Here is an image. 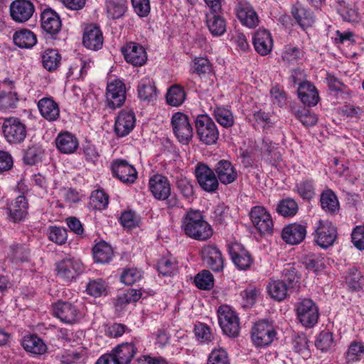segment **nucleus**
<instances>
[{"label": "nucleus", "mask_w": 364, "mask_h": 364, "mask_svg": "<svg viewBox=\"0 0 364 364\" xmlns=\"http://www.w3.org/2000/svg\"><path fill=\"white\" fill-rule=\"evenodd\" d=\"M282 276L289 288L293 291L298 290L300 287V276L295 267L288 264L282 271Z\"/></svg>", "instance_id": "obj_43"}, {"label": "nucleus", "mask_w": 364, "mask_h": 364, "mask_svg": "<svg viewBox=\"0 0 364 364\" xmlns=\"http://www.w3.org/2000/svg\"><path fill=\"white\" fill-rule=\"evenodd\" d=\"M298 208V205L294 199L286 198L278 203L277 211L284 217H292L296 214Z\"/></svg>", "instance_id": "obj_45"}, {"label": "nucleus", "mask_w": 364, "mask_h": 364, "mask_svg": "<svg viewBox=\"0 0 364 364\" xmlns=\"http://www.w3.org/2000/svg\"><path fill=\"white\" fill-rule=\"evenodd\" d=\"M202 259L213 271L219 272L223 269L224 261L221 252L214 245H208L200 250Z\"/></svg>", "instance_id": "obj_18"}, {"label": "nucleus", "mask_w": 364, "mask_h": 364, "mask_svg": "<svg viewBox=\"0 0 364 364\" xmlns=\"http://www.w3.org/2000/svg\"><path fill=\"white\" fill-rule=\"evenodd\" d=\"M112 172L113 175L125 183H132L137 177L136 169L127 161L118 159L112 164Z\"/></svg>", "instance_id": "obj_17"}, {"label": "nucleus", "mask_w": 364, "mask_h": 364, "mask_svg": "<svg viewBox=\"0 0 364 364\" xmlns=\"http://www.w3.org/2000/svg\"><path fill=\"white\" fill-rule=\"evenodd\" d=\"M217 178L221 183L228 185L233 183L237 178V171L230 161L220 160L214 168Z\"/></svg>", "instance_id": "obj_21"}, {"label": "nucleus", "mask_w": 364, "mask_h": 364, "mask_svg": "<svg viewBox=\"0 0 364 364\" xmlns=\"http://www.w3.org/2000/svg\"><path fill=\"white\" fill-rule=\"evenodd\" d=\"M106 98L108 107L114 109L121 107L126 100L124 84L119 80L109 82L107 86Z\"/></svg>", "instance_id": "obj_14"}, {"label": "nucleus", "mask_w": 364, "mask_h": 364, "mask_svg": "<svg viewBox=\"0 0 364 364\" xmlns=\"http://www.w3.org/2000/svg\"><path fill=\"white\" fill-rule=\"evenodd\" d=\"M38 108L41 116L48 121L53 122L58 119L60 109L52 97H43L38 102Z\"/></svg>", "instance_id": "obj_29"}, {"label": "nucleus", "mask_w": 364, "mask_h": 364, "mask_svg": "<svg viewBox=\"0 0 364 364\" xmlns=\"http://www.w3.org/2000/svg\"><path fill=\"white\" fill-rule=\"evenodd\" d=\"M121 52L125 60L134 66H141L147 60V55L144 48L135 42H129L123 46Z\"/></svg>", "instance_id": "obj_13"}, {"label": "nucleus", "mask_w": 364, "mask_h": 364, "mask_svg": "<svg viewBox=\"0 0 364 364\" xmlns=\"http://www.w3.org/2000/svg\"><path fill=\"white\" fill-rule=\"evenodd\" d=\"M195 174L200 188L207 192H214L218 188L219 183L215 172L203 163H198Z\"/></svg>", "instance_id": "obj_10"}, {"label": "nucleus", "mask_w": 364, "mask_h": 364, "mask_svg": "<svg viewBox=\"0 0 364 364\" xmlns=\"http://www.w3.org/2000/svg\"><path fill=\"white\" fill-rule=\"evenodd\" d=\"M207 364H229L227 352L221 348L213 350L208 356Z\"/></svg>", "instance_id": "obj_60"}, {"label": "nucleus", "mask_w": 364, "mask_h": 364, "mask_svg": "<svg viewBox=\"0 0 364 364\" xmlns=\"http://www.w3.org/2000/svg\"><path fill=\"white\" fill-rule=\"evenodd\" d=\"M41 58L43 68L50 72L55 70L60 64L61 56L55 49L46 50Z\"/></svg>", "instance_id": "obj_38"}, {"label": "nucleus", "mask_w": 364, "mask_h": 364, "mask_svg": "<svg viewBox=\"0 0 364 364\" xmlns=\"http://www.w3.org/2000/svg\"><path fill=\"white\" fill-rule=\"evenodd\" d=\"M102 33L95 25H89L84 31L82 43L88 49L98 50L103 44Z\"/></svg>", "instance_id": "obj_24"}, {"label": "nucleus", "mask_w": 364, "mask_h": 364, "mask_svg": "<svg viewBox=\"0 0 364 364\" xmlns=\"http://www.w3.org/2000/svg\"><path fill=\"white\" fill-rule=\"evenodd\" d=\"M53 315L62 322L72 324L77 322L82 317L80 311L71 303L58 301L53 306Z\"/></svg>", "instance_id": "obj_12"}, {"label": "nucleus", "mask_w": 364, "mask_h": 364, "mask_svg": "<svg viewBox=\"0 0 364 364\" xmlns=\"http://www.w3.org/2000/svg\"><path fill=\"white\" fill-rule=\"evenodd\" d=\"M2 129L5 138L11 144L22 142L27 134L26 125L15 117L5 119Z\"/></svg>", "instance_id": "obj_8"}, {"label": "nucleus", "mask_w": 364, "mask_h": 364, "mask_svg": "<svg viewBox=\"0 0 364 364\" xmlns=\"http://www.w3.org/2000/svg\"><path fill=\"white\" fill-rule=\"evenodd\" d=\"M194 282L198 288L209 290L214 284L213 276L208 270H203L196 274Z\"/></svg>", "instance_id": "obj_48"}, {"label": "nucleus", "mask_w": 364, "mask_h": 364, "mask_svg": "<svg viewBox=\"0 0 364 364\" xmlns=\"http://www.w3.org/2000/svg\"><path fill=\"white\" fill-rule=\"evenodd\" d=\"M55 141L57 149L60 153L65 154L74 153L79 145L76 136L68 132L59 133Z\"/></svg>", "instance_id": "obj_26"}, {"label": "nucleus", "mask_w": 364, "mask_h": 364, "mask_svg": "<svg viewBox=\"0 0 364 364\" xmlns=\"http://www.w3.org/2000/svg\"><path fill=\"white\" fill-rule=\"evenodd\" d=\"M108 203V196L102 190H96L92 193L90 204L94 208L97 210L105 209Z\"/></svg>", "instance_id": "obj_50"}, {"label": "nucleus", "mask_w": 364, "mask_h": 364, "mask_svg": "<svg viewBox=\"0 0 364 364\" xmlns=\"http://www.w3.org/2000/svg\"><path fill=\"white\" fill-rule=\"evenodd\" d=\"M16 95L14 92H0V109L6 111L14 109L18 101Z\"/></svg>", "instance_id": "obj_54"}, {"label": "nucleus", "mask_w": 364, "mask_h": 364, "mask_svg": "<svg viewBox=\"0 0 364 364\" xmlns=\"http://www.w3.org/2000/svg\"><path fill=\"white\" fill-rule=\"evenodd\" d=\"M136 119L132 111H121L115 119L114 132L119 137L128 135L135 126Z\"/></svg>", "instance_id": "obj_19"}, {"label": "nucleus", "mask_w": 364, "mask_h": 364, "mask_svg": "<svg viewBox=\"0 0 364 364\" xmlns=\"http://www.w3.org/2000/svg\"><path fill=\"white\" fill-rule=\"evenodd\" d=\"M296 191L303 199H311L315 195L312 180L304 179L296 184Z\"/></svg>", "instance_id": "obj_53"}, {"label": "nucleus", "mask_w": 364, "mask_h": 364, "mask_svg": "<svg viewBox=\"0 0 364 364\" xmlns=\"http://www.w3.org/2000/svg\"><path fill=\"white\" fill-rule=\"evenodd\" d=\"M86 291L92 296L100 297L107 294V286L102 279H95L87 284Z\"/></svg>", "instance_id": "obj_52"}, {"label": "nucleus", "mask_w": 364, "mask_h": 364, "mask_svg": "<svg viewBox=\"0 0 364 364\" xmlns=\"http://www.w3.org/2000/svg\"><path fill=\"white\" fill-rule=\"evenodd\" d=\"M22 345L26 351L35 355H43L47 350L43 340L34 335L25 337Z\"/></svg>", "instance_id": "obj_36"}, {"label": "nucleus", "mask_w": 364, "mask_h": 364, "mask_svg": "<svg viewBox=\"0 0 364 364\" xmlns=\"http://www.w3.org/2000/svg\"><path fill=\"white\" fill-rule=\"evenodd\" d=\"M126 4V0H106L108 16L112 19H117L123 16L127 10Z\"/></svg>", "instance_id": "obj_42"}, {"label": "nucleus", "mask_w": 364, "mask_h": 364, "mask_svg": "<svg viewBox=\"0 0 364 364\" xmlns=\"http://www.w3.org/2000/svg\"><path fill=\"white\" fill-rule=\"evenodd\" d=\"M212 66L210 61L205 58H196L191 65V71L198 75L211 72Z\"/></svg>", "instance_id": "obj_55"}, {"label": "nucleus", "mask_w": 364, "mask_h": 364, "mask_svg": "<svg viewBox=\"0 0 364 364\" xmlns=\"http://www.w3.org/2000/svg\"><path fill=\"white\" fill-rule=\"evenodd\" d=\"M149 189L154 197L159 200H165L171 193V185L168 178L156 174L149 179Z\"/></svg>", "instance_id": "obj_20"}, {"label": "nucleus", "mask_w": 364, "mask_h": 364, "mask_svg": "<svg viewBox=\"0 0 364 364\" xmlns=\"http://www.w3.org/2000/svg\"><path fill=\"white\" fill-rule=\"evenodd\" d=\"M206 25L214 36H220L226 31V21L219 13L206 14Z\"/></svg>", "instance_id": "obj_33"}, {"label": "nucleus", "mask_w": 364, "mask_h": 364, "mask_svg": "<svg viewBox=\"0 0 364 364\" xmlns=\"http://www.w3.org/2000/svg\"><path fill=\"white\" fill-rule=\"evenodd\" d=\"M352 242L355 247L360 250H364V226H357L352 232Z\"/></svg>", "instance_id": "obj_64"}, {"label": "nucleus", "mask_w": 364, "mask_h": 364, "mask_svg": "<svg viewBox=\"0 0 364 364\" xmlns=\"http://www.w3.org/2000/svg\"><path fill=\"white\" fill-rule=\"evenodd\" d=\"M141 272L136 268L125 269L120 277L121 282L127 285H132L141 278Z\"/></svg>", "instance_id": "obj_61"}, {"label": "nucleus", "mask_w": 364, "mask_h": 364, "mask_svg": "<svg viewBox=\"0 0 364 364\" xmlns=\"http://www.w3.org/2000/svg\"><path fill=\"white\" fill-rule=\"evenodd\" d=\"M181 228L184 233L196 240L204 241L211 237V226L204 220L198 210L189 209L181 220Z\"/></svg>", "instance_id": "obj_1"}, {"label": "nucleus", "mask_w": 364, "mask_h": 364, "mask_svg": "<svg viewBox=\"0 0 364 364\" xmlns=\"http://www.w3.org/2000/svg\"><path fill=\"white\" fill-rule=\"evenodd\" d=\"M364 355V344L361 342L353 341L350 343L346 353V358L348 361L359 360Z\"/></svg>", "instance_id": "obj_56"}, {"label": "nucleus", "mask_w": 364, "mask_h": 364, "mask_svg": "<svg viewBox=\"0 0 364 364\" xmlns=\"http://www.w3.org/2000/svg\"><path fill=\"white\" fill-rule=\"evenodd\" d=\"M67 237V230L65 228L56 226L49 228L48 238L52 242L58 245H63L65 243Z\"/></svg>", "instance_id": "obj_58"}, {"label": "nucleus", "mask_w": 364, "mask_h": 364, "mask_svg": "<svg viewBox=\"0 0 364 364\" xmlns=\"http://www.w3.org/2000/svg\"><path fill=\"white\" fill-rule=\"evenodd\" d=\"M44 155V149L39 144H33L28 146L23 154V160L28 165H35L41 161Z\"/></svg>", "instance_id": "obj_41"}, {"label": "nucleus", "mask_w": 364, "mask_h": 364, "mask_svg": "<svg viewBox=\"0 0 364 364\" xmlns=\"http://www.w3.org/2000/svg\"><path fill=\"white\" fill-rule=\"evenodd\" d=\"M292 15L302 28L310 27L314 22L312 13L301 4H296L291 10Z\"/></svg>", "instance_id": "obj_34"}, {"label": "nucleus", "mask_w": 364, "mask_h": 364, "mask_svg": "<svg viewBox=\"0 0 364 364\" xmlns=\"http://www.w3.org/2000/svg\"><path fill=\"white\" fill-rule=\"evenodd\" d=\"M321 205L326 212L334 214L339 210V203L336 194L331 190H326L321 194Z\"/></svg>", "instance_id": "obj_37"}, {"label": "nucleus", "mask_w": 364, "mask_h": 364, "mask_svg": "<svg viewBox=\"0 0 364 364\" xmlns=\"http://www.w3.org/2000/svg\"><path fill=\"white\" fill-rule=\"evenodd\" d=\"M197 136L205 145H213L219 139V131L213 120L207 114H199L195 119Z\"/></svg>", "instance_id": "obj_2"}, {"label": "nucleus", "mask_w": 364, "mask_h": 364, "mask_svg": "<svg viewBox=\"0 0 364 364\" xmlns=\"http://www.w3.org/2000/svg\"><path fill=\"white\" fill-rule=\"evenodd\" d=\"M138 95L141 100L151 101L156 97V88L149 78L142 79L138 86Z\"/></svg>", "instance_id": "obj_40"}, {"label": "nucleus", "mask_w": 364, "mask_h": 364, "mask_svg": "<svg viewBox=\"0 0 364 364\" xmlns=\"http://www.w3.org/2000/svg\"><path fill=\"white\" fill-rule=\"evenodd\" d=\"M296 311L298 320L306 328H311L317 323L318 309L311 299H301L296 304Z\"/></svg>", "instance_id": "obj_5"}, {"label": "nucleus", "mask_w": 364, "mask_h": 364, "mask_svg": "<svg viewBox=\"0 0 364 364\" xmlns=\"http://www.w3.org/2000/svg\"><path fill=\"white\" fill-rule=\"evenodd\" d=\"M137 351L134 343H124L118 345L112 350V353L119 364H129Z\"/></svg>", "instance_id": "obj_30"}, {"label": "nucleus", "mask_w": 364, "mask_h": 364, "mask_svg": "<svg viewBox=\"0 0 364 364\" xmlns=\"http://www.w3.org/2000/svg\"><path fill=\"white\" fill-rule=\"evenodd\" d=\"M14 43L21 48H32L37 42L36 35L28 29L16 31L13 36Z\"/></svg>", "instance_id": "obj_35"}, {"label": "nucleus", "mask_w": 364, "mask_h": 364, "mask_svg": "<svg viewBox=\"0 0 364 364\" xmlns=\"http://www.w3.org/2000/svg\"><path fill=\"white\" fill-rule=\"evenodd\" d=\"M277 332L272 321L262 319L256 322L251 329V339L258 347L268 346L275 338Z\"/></svg>", "instance_id": "obj_3"}, {"label": "nucleus", "mask_w": 364, "mask_h": 364, "mask_svg": "<svg viewBox=\"0 0 364 364\" xmlns=\"http://www.w3.org/2000/svg\"><path fill=\"white\" fill-rule=\"evenodd\" d=\"M230 258L240 270H247L253 264V258L250 253L240 243H233L228 245Z\"/></svg>", "instance_id": "obj_16"}, {"label": "nucleus", "mask_w": 364, "mask_h": 364, "mask_svg": "<svg viewBox=\"0 0 364 364\" xmlns=\"http://www.w3.org/2000/svg\"><path fill=\"white\" fill-rule=\"evenodd\" d=\"M269 295L275 301H282L291 293L293 290L287 286L282 279H270L267 285Z\"/></svg>", "instance_id": "obj_28"}, {"label": "nucleus", "mask_w": 364, "mask_h": 364, "mask_svg": "<svg viewBox=\"0 0 364 364\" xmlns=\"http://www.w3.org/2000/svg\"><path fill=\"white\" fill-rule=\"evenodd\" d=\"M157 269L164 276H173L178 270L177 264L171 260L162 258L157 264Z\"/></svg>", "instance_id": "obj_59"}, {"label": "nucleus", "mask_w": 364, "mask_h": 364, "mask_svg": "<svg viewBox=\"0 0 364 364\" xmlns=\"http://www.w3.org/2000/svg\"><path fill=\"white\" fill-rule=\"evenodd\" d=\"M86 355L85 350L82 348H79L75 350H68L65 352L57 358L63 364H73L77 360L84 358Z\"/></svg>", "instance_id": "obj_49"}, {"label": "nucleus", "mask_w": 364, "mask_h": 364, "mask_svg": "<svg viewBox=\"0 0 364 364\" xmlns=\"http://www.w3.org/2000/svg\"><path fill=\"white\" fill-rule=\"evenodd\" d=\"M237 15L241 23L249 28H254L259 23L257 13L249 4H240L237 9Z\"/></svg>", "instance_id": "obj_31"}, {"label": "nucleus", "mask_w": 364, "mask_h": 364, "mask_svg": "<svg viewBox=\"0 0 364 364\" xmlns=\"http://www.w3.org/2000/svg\"><path fill=\"white\" fill-rule=\"evenodd\" d=\"M9 10L10 16L14 21L24 23L32 17L35 6L28 0H15L10 4Z\"/></svg>", "instance_id": "obj_15"}, {"label": "nucleus", "mask_w": 364, "mask_h": 364, "mask_svg": "<svg viewBox=\"0 0 364 364\" xmlns=\"http://www.w3.org/2000/svg\"><path fill=\"white\" fill-rule=\"evenodd\" d=\"M316 347L321 351H328L334 346L333 333L328 331H321L315 341Z\"/></svg>", "instance_id": "obj_47"}, {"label": "nucleus", "mask_w": 364, "mask_h": 364, "mask_svg": "<svg viewBox=\"0 0 364 364\" xmlns=\"http://www.w3.org/2000/svg\"><path fill=\"white\" fill-rule=\"evenodd\" d=\"M253 45L256 51L261 55L269 54L273 47V40L270 33L265 29L258 30L255 33Z\"/></svg>", "instance_id": "obj_27"}, {"label": "nucleus", "mask_w": 364, "mask_h": 364, "mask_svg": "<svg viewBox=\"0 0 364 364\" xmlns=\"http://www.w3.org/2000/svg\"><path fill=\"white\" fill-rule=\"evenodd\" d=\"M122 225L128 229L134 228L139 225V219L135 212L132 210L124 211L119 218Z\"/></svg>", "instance_id": "obj_62"}, {"label": "nucleus", "mask_w": 364, "mask_h": 364, "mask_svg": "<svg viewBox=\"0 0 364 364\" xmlns=\"http://www.w3.org/2000/svg\"><path fill=\"white\" fill-rule=\"evenodd\" d=\"M219 325L223 332L230 336H237L240 331V321L237 314L227 305L220 306L218 310Z\"/></svg>", "instance_id": "obj_4"}, {"label": "nucleus", "mask_w": 364, "mask_h": 364, "mask_svg": "<svg viewBox=\"0 0 364 364\" xmlns=\"http://www.w3.org/2000/svg\"><path fill=\"white\" fill-rule=\"evenodd\" d=\"M323 258L318 255L309 254L304 257L303 263L306 269L318 272L324 268Z\"/></svg>", "instance_id": "obj_51"}, {"label": "nucleus", "mask_w": 364, "mask_h": 364, "mask_svg": "<svg viewBox=\"0 0 364 364\" xmlns=\"http://www.w3.org/2000/svg\"><path fill=\"white\" fill-rule=\"evenodd\" d=\"M337 237L336 228L328 220L318 222L315 230L314 239L318 245L322 248H328L333 245Z\"/></svg>", "instance_id": "obj_11"}, {"label": "nucleus", "mask_w": 364, "mask_h": 364, "mask_svg": "<svg viewBox=\"0 0 364 364\" xmlns=\"http://www.w3.org/2000/svg\"><path fill=\"white\" fill-rule=\"evenodd\" d=\"M41 26L50 36L58 34L62 26L60 16L51 9H45L41 14Z\"/></svg>", "instance_id": "obj_23"}, {"label": "nucleus", "mask_w": 364, "mask_h": 364, "mask_svg": "<svg viewBox=\"0 0 364 364\" xmlns=\"http://www.w3.org/2000/svg\"><path fill=\"white\" fill-rule=\"evenodd\" d=\"M186 99V93L183 88L179 85H174L169 88L166 94L167 103L171 106L181 105Z\"/></svg>", "instance_id": "obj_44"}, {"label": "nucleus", "mask_w": 364, "mask_h": 364, "mask_svg": "<svg viewBox=\"0 0 364 364\" xmlns=\"http://www.w3.org/2000/svg\"><path fill=\"white\" fill-rule=\"evenodd\" d=\"M28 201L24 196H18L9 207V215L14 222L23 220L27 215Z\"/></svg>", "instance_id": "obj_32"}, {"label": "nucleus", "mask_w": 364, "mask_h": 364, "mask_svg": "<svg viewBox=\"0 0 364 364\" xmlns=\"http://www.w3.org/2000/svg\"><path fill=\"white\" fill-rule=\"evenodd\" d=\"M134 12L139 17H146L151 10L149 0H131Z\"/></svg>", "instance_id": "obj_63"}, {"label": "nucleus", "mask_w": 364, "mask_h": 364, "mask_svg": "<svg viewBox=\"0 0 364 364\" xmlns=\"http://www.w3.org/2000/svg\"><path fill=\"white\" fill-rule=\"evenodd\" d=\"M57 275L67 282L76 279L84 269L81 261L74 257H66L56 263Z\"/></svg>", "instance_id": "obj_7"}, {"label": "nucleus", "mask_w": 364, "mask_h": 364, "mask_svg": "<svg viewBox=\"0 0 364 364\" xmlns=\"http://www.w3.org/2000/svg\"><path fill=\"white\" fill-rule=\"evenodd\" d=\"M251 221L261 235L272 234L274 223L271 215L262 206H255L250 213Z\"/></svg>", "instance_id": "obj_9"}, {"label": "nucleus", "mask_w": 364, "mask_h": 364, "mask_svg": "<svg viewBox=\"0 0 364 364\" xmlns=\"http://www.w3.org/2000/svg\"><path fill=\"white\" fill-rule=\"evenodd\" d=\"M93 255L97 262L108 263L112 259L113 251L109 244L105 242H100L93 247Z\"/></svg>", "instance_id": "obj_39"}, {"label": "nucleus", "mask_w": 364, "mask_h": 364, "mask_svg": "<svg viewBox=\"0 0 364 364\" xmlns=\"http://www.w3.org/2000/svg\"><path fill=\"white\" fill-rule=\"evenodd\" d=\"M216 121L225 128L231 127L234 124V117L230 110L224 107H217L214 110Z\"/></svg>", "instance_id": "obj_46"}, {"label": "nucleus", "mask_w": 364, "mask_h": 364, "mask_svg": "<svg viewBox=\"0 0 364 364\" xmlns=\"http://www.w3.org/2000/svg\"><path fill=\"white\" fill-rule=\"evenodd\" d=\"M171 125L173 133L183 144H188L193 139V129L188 117L182 113L176 112L172 115Z\"/></svg>", "instance_id": "obj_6"}, {"label": "nucleus", "mask_w": 364, "mask_h": 364, "mask_svg": "<svg viewBox=\"0 0 364 364\" xmlns=\"http://www.w3.org/2000/svg\"><path fill=\"white\" fill-rule=\"evenodd\" d=\"M306 235L305 225L299 223H291L283 228L282 239L288 244L297 245L301 243Z\"/></svg>", "instance_id": "obj_25"}, {"label": "nucleus", "mask_w": 364, "mask_h": 364, "mask_svg": "<svg viewBox=\"0 0 364 364\" xmlns=\"http://www.w3.org/2000/svg\"><path fill=\"white\" fill-rule=\"evenodd\" d=\"M297 93L301 102L308 107H314L319 101L317 89L309 81H303L299 83Z\"/></svg>", "instance_id": "obj_22"}, {"label": "nucleus", "mask_w": 364, "mask_h": 364, "mask_svg": "<svg viewBox=\"0 0 364 364\" xmlns=\"http://www.w3.org/2000/svg\"><path fill=\"white\" fill-rule=\"evenodd\" d=\"M302 56V51L296 47L287 46L284 47L282 54V60L287 63L294 64Z\"/></svg>", "instance_id": "obj_57"}]
</instances>
